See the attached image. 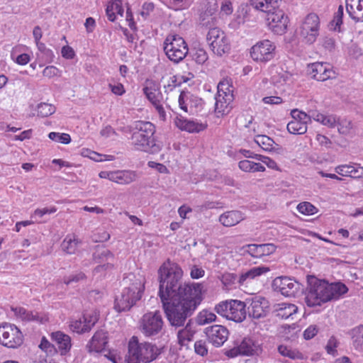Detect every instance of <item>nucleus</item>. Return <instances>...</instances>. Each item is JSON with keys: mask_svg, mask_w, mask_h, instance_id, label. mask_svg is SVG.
I'll list each match as a JSON object with an SVG mask.
<instances>
[{"mask_svg": "<svg viewBox=\"0 0 363 363\" xmlns=\"http://www.w3.org/2000/svg\"><path fill=\"white\" fill-rule=\"evenodd\" d=\"M158 274V295L167 319L172 326H184L203 300V285L184 282L182 268L169 259L160 267Z\"/></svg>", "mask_w": 363, "mask_h": 363, "instance_id": "f257e3e1", "label": "nucleus"}, {"mask_svg": "<svg viewBox=\"0 0 363 363\" xmlns=\"http://www.w3.org/2000/svg\"><path fill=\"white\" fill-rule=\"evenodd\" d=\"M129 129L131 144L136 150L150 154H155L161 150V144L157 143L154 138L155 126L151 122L137 121L129 126Z\"/></svg>", "mask_w": 363, "mask_h": 363, "instance_id": "f03ea898", "label": "nucleus"}, {"mask_svg": "<svg viewBox=\"0 0 363 363\" xmlns=\"http://www.w3.org/2000/svg\"><path fill=\"white\" fill-rule=\"evenodd\" d=\"M255 9L267 13V20L270 29L277 35L286 33L289 18L283 10L279 9L281 0H249Z\"/></svg>", "mask_w": 363, "mask_h": 363, "instance_id": "7ed1b4c3", "label": "nucleus"}, {"mask_svg": "<svg viewBox=\"0 0 363 363\" xmlns=\"http://www.w3.org/2000/svg\"><path fill=\"white\" fill-rule=\"evenodd\" d=\"M123 285L121 296L115 299L114 308L118 312L129 311L141 298L144 289L141 278L132 273L123 278Z\"/></svg>", "mask_w": 363, "mask_h": 363, "instance_id": "20e7f679", "label": "nucleus"}, {"mask_svg": "<svg viewBox=\"0 0 363 363\" xmlns=\"http://www.w3.org/2000/svg\"><path fill=\"white\" fill-rule=\"evenodd\" d=\"M161 353L156 345L143 342H139L138 337L133 336L128 342V356L138 363H150Z\"/></svg>", "mask_w": 363, "mask_h": 363, "instance_id": "39448f33", "label": "nucleus"}, {"mask_svg": "<svg viewBox=\"0 0 363 363\" xmlns=\"http://www.w3.org/2000/svg\"><path fill=\"white\" fill-rule=\"evenodd\" d=\"M164 51L171 61L178 63L186 56L189 48L183 38L178 35H169L164 42Z\"/></svg>", "mask_w": 363, "mask_h": 363, "instance_id": "423d86ee", "label": "nucleus"}, {"mask_svg": "<svg viewBox=\"0 0 363 363\" xmlns=\"http://www.w3.org/2000/svg\"><path fill=\"white\" fill-rule=\"evenodd\" d=\"M164 326V321L160 311L149 312L144 314L140 320V329L146 337L157 335Z\"/></svg>", "mask_w": 363, "mask_h": 363, "instance_id": "0eeeda50", "label": "nucleus"}, {"mask_svg": "<svg viewBox=\"0 0 363 363\" xmlns=\"http://www.w3.org/2000/svg\"><path fill=\"white\" fill-rule=\"evenodd\" d=\"M23 342L21 331L13 324L4 323L0 325V343L9 348H17Z\"/></svg>", "mask_w": 363, "mask_h": 363, "instance_id": "6e6552de", "label": "nucleus"}, {"mask_svg": "<svg viewBox=\"0 0 363 363\" xmlns=\"http://www.w3.org/2000/svg\"><path fill=\"white\" fill-rule=\"evenodd\" d=\"M320 296L318 298V305L333 300L339 299L348 291L347 286L342 282L329 284L325 280H321L320 286Z\"/></svg>", "mask_w": 363, "mask_h": 363, "instance_id": "1a4fd4ad", "label": "nucleus"}, {"mask_svg": "<svg viewBox=\"0 0 363 363\" xmlns=\"http://www.w3.org/2000/svg\"><path fill=\"white\" fill-rule=\"evenodd\" d=\"M320 21L315 13L308 14L300 27L299 34L303 41L307 44H313L319 35Z\"/></svg>", "mask_w": 363, "mask_h": 363, "instance_id": "9d476101", "label": "nucleus"}, {"mask_svg": "<svg viewBox=\"0 0 363 363\" xmlns=\"http://www.w3.org/2000/svg\"><path fill=\"white\" fill-rule=\"evenodd\" d=\"M206 40L213 52L218 56L230 50V44L223 30L219 28L212 29L206 35Z\"/></svg>", "mask_w": 363, "mask_h": 363, "instance_id": "9b49d317", "label": "nucleus"}, {"mask_svg": "<svg viewBox=\"0 0 363 363\" xmlns=\"http://www.w3.org/2000/svg\"><path fill=\"white\" fill-rule=\"evenodd\" d=\"M247 315L252 319L265 318L269 312V303L264 297L256 296L246 299Z\"/></svg>", "mask_w": 363, "mask_h": 363, "instance_id": "f8f14e48", "label": "nucleus"}, {"mask_svg": "<svg viewBox=\"0 0 363 363\" xmlns=\"http://www.w3.org/2000/svg\"><path fill=\"white\" fill-rule=\"evenodd\" d=\"M275 45L269 40L257 43L252 47L250 55L255 61L267 62L274 57Z\"/></svg>", "mask_w": 363, "mask_h": 363, "instance_id": "ddd939ff", "label": "nucleus"}, {"mask_svg": "<svg viewBox=\"0 0 363 363\" xmlns=\"http://www.w3.org/2000/svg\"><path fill=\"white\" fill-rule=\"evenodd\" d=\"M320 283L321 279H318L315 276H307L305 301L308 306L313 307L318 305V301L319 296H320Z\"/></svg>", "mask_w": 363, "mask_h": 363, "instance_id": "4468645a", "label": "nucleus"}, {"mask_svg": "<svg viewBox=\"0 0 363 363\" xmlns=\"http://www.w3.org/2000/svg\"><path fill=\"white\" fill-rule=\"evenodd\" d=\"M274 291L280 292L285 296H292L296 294L298 288V282L289 277H277L272 282Z\"/></svg>", "mask_w": 363, "mask_h": 363, "instance_id": "2eb2a0df", "label": "nucleus"}, {"mask_svg": "<svg viewBox=\"0 0 363 363\" xmlns=\"http://www.w3.org/2000/svg\"><path fill=\"white\" fill-rule=\"evenodd\" d=\"M208 341L215 347H220L228 340V330L220 325H213L205 329Z\"/></svg>", "mask_w": 363, "mask_h": 363, "instance_id": "dca6fc26", "label": "nucleus"}, {"mask_svg": "<svg viewBox=\"0 0 363 363\" xmlns=\"http://www.w3.org/2000/svg\"><path fill=\"white\" fill-rule=\"evenodd\" d=\"M309 74L311 77L320 82L335 77V72L332 69L330 65L328 63L315 62L309 65Z\"/></svg>", "mask_w": 363, "mask_h": 363, "instance_id": "f3484780", "label": "nucleus"}, {"mask_svg": "<svg viewBox=\"0 0 363 363\" xmlns=\"http://www.w3.org/2000/svg\"><path fill=\"white\" fill-rule=\"evenodd\" d=\"M277 246L273 243L250 244L242 247L243 255L249 254L253 257L267 256L275 252Z\"/></svg>", "mask_w": 363, "mask_h": 363, "instance_id": "a211bd4d", "label": "nucleus"}, {"mask_svg": "<svg viewBox=\"0 0 363 363\" xmlns=\"http://www.w3.org/2000/svg\"><path fill=\"white\" fill-rule=\"evenodd\" d=\"M228 310L230 313L227 315V319L237 323L242 322L247 314L246 301L243 302L238 300H230Z\"/></svg>", "mask_w": 363, "mask_h": 363, "instance_id": "6ab92c4d", "label": "nucleus"}, {"mask_svg": "<svg viewBox=\"0 0 363 363\" xmlns=\"http://www.w3.org/2000/svg\"><path fill=\"white\" fill-rule=\"evenodd\" d=\"M93 258L97 263L105 262L103 264H99L95 267L94 272L99 273L103 270L111 269L113 267V264L111 262L113 260V253L108 249L101 248L98 249L94 254Z\"/></svg>", "mask_w": 363, "mask_h": 363, "instance_id": "aec40b11", "label": "nucleus"}, {"mask_svg": "<svg viewBox=\"0 0 363 363\" xmlns=\"http://www.w3.org/2000/svg\"><path fill=\"white\" fill-rule=\"evenodd\" d=\"M108 333L104 330H97L86 345L89 352H101L108 344Z\"/></svg>", "mask_w": 363, "mask_h": 363, "instance_id": "412c9836", "label": "nucleus"}, {"mask_svg": "<svg viewBox=\"0 0 363 363\" xmlns=\"http://www.w3.org/2000/svg\"><path fill=\"white\" fill-rule=\"evenodd\" d=\"M160 86L155 81L147 79L143 87V93L147 99L152 103L163 102L164 97L160 91Z\"/></svg>", "mask_w": 363, "mask_h": 363, "instance_id": "4be33fe9", "label": "nucleus"}, {"mask_svg": "<svg viewBox=\"0 0 363 363\" xmlns=\"http://www.w3.org/2000/svg\"><path fill=\"white\" fill-rule=\"evenodd\" d=\"M51 340L55 342L61 355H65L71 349V338L61 331L52 333Z\"/></svg>", "mask_w": 363, "mask_h": 363, "instance_id": "5701e85b", "label": "nucleus"}, {"mask_svg": "<svg viewBox=\"0 0 363 363\" xmlns=\"http://www.w3.org/2000/svg\"><path fill=\"white\" fill-rule=\"evenodd\" d=\"M346 10L356 22H363V0H346Z\"/></svg>", "mask_w": 363, "mask_h": 363, "instance_id": "b1692460", "label": "nucleus"}, {"mask_svg": "<svg viewBox=\"0 0 363 363\" xmlns=\"http://www.w3.org/2000/svg\"><path fill=\"white\" fill-rule=\"evenodd\" d=\"M233 95L230 93V91L227 94H217L215 97V112L217 113L225 114L228 112V106L232 102Z\"/></svg>", "mask_w": 363, "mask_h": 363, "instance_id": "393cba45", "label": "nucleus"}, {"mask_svg": "<svg viewBox=\"0 0 363 363\" xmlns=\"http://www.w3.org/2000/svg\"><path fill=\"white\" fill-rule=\"evenodd\" d=\"M244 219L245 216L242 212L239 211H230L223 213L219 218V221L224 226L231 227L237 225Z\"/></svg>", "mask_w": 363, "mask_h": 363, "instance_id": "a878e982", "label": "nucleus"}, {"mask_svg": "<svg viewBox=\"0 0 363 363\" xmlns=\"http://www.w3.org/2000/svg\"><path fill=\"white\" fill-rule=\"evenodd\" d=\"M177 126L181 130L189 133H199L200 131L205 130L207 125L190 120H179L177 122Z\"/></svg>", "mask_w": 363, "mask_h": 363, "instance_id": "bb28decb", "label": "nucleus"}, {"mask_svg": "<svg viewBox=\"0 0 363 363\" xmlns=\"http://www.w3.org/2000/svg\"><path fill=\"white\" fill-rule=\"evenodd\" d=\"M106 13L108 19L113 22L116 20V14L123 16V9L121 0H111L106 9Z\"/></svg>", "mask_w": 363, "mask_h": 363, "instance_id": "cd10ccee", "label": "nucleus"}, {"mask_svg": "<svg viewBox=\"0 0 363 363\" xmlns=\"http://www.w3.org/2000/svg\"><path fill=\"white\" fill-rule=\"evenodd\" d=\"M309 113L310 117H312L315 121L321 123L324 125L334 128L337 125L338 119L333 115L326 116L316 111H310Z\"/></svg>", "mask_w": 363, "mask_h": 363, "instance_id": "c85d7f7f", "label": "nucleus"}, {"mask_svg": "<svg viewBox=\"0 0 363 363\" xmlns=\"http://www.w3.org/2000/svg\"><path fill=\"white\" fill-rule=\"evenodd\" d=\"M269 271V269L266 267L259 266L255 267L248 270L247 272L242 273L239 279L238 283L242 285L247 279H252L261 274L266 273Z\"/></svg>", "mask_w": 363, "mask_h": 363, "instance_id": "c756f323", "label": "nucleus"}, {"mask_svg": "<svg viewBox=\"0 0 363 363\" xmlns=\"http://www.w3.org/2000/svg\"><path fill=\"white\" fill-rule=\"evenodd\" d=\"M298 311V307L292 303H282L279 304L276 316L281 319H287Z\"/></svg>", "mask_w": 363, "mask_h": 363, "instance_id": "7c9ffc66", "label": "nucleus"}, {"mask_svg": "<svg viewBox=\"0 0 363 363\" xmlns=\"http://www.w3.org/2000/svg\"><path fill=\"white\" fill-rule=\"evenodd\" d=\"M353 347L359 351H363V325H359L350 331Z\"/></svg>", "mask_w": 363, "mask_h": 363, "instance_id": "2f4dec72", "label": "nucleus"}, {"mask_svg": "<svg viewBox=\"0 0 363 363\" xmlns=\"http://www.w3.org/2000/svg\"><path fill=\"white\" fill-rule=\"evenodd\" d=\"M241 355H254L258 350L259 345L250 338L245 337L239 345Z\"/></svg>", "mask_w": 363, "mask_h": 363, "instance_id": "473e14b6", "label": "nucleus"}, {"mask_svg": "<svg viewBox=\"0 0 363 363\" xmlns=\"http://www.w3.org/2000/svg\"><path fill=\"white\" fill-rule=\"evenodd\" d=\"M216 22L217 20L215 15L203 11L201 13L199 25L203 28L208 29V31H211L212 29L218 28L216 26Z\"/></svg>", "mask_w": 363, "mask_h": 363, "instance_id": "72a5a7b5", "label": "nucleus"}, {"mask_svg": "<svg viewBox=\"0 0 363 363\" xmlns=\"http://www.w3.org/2000/svg\"><path fill=\"white\" fill-rule=\"evenodd\" d=\"M307 121L292 120L287 124V130L294 135H302L307 131Z\"/></svg>", "mask_w": 363, "mask_h": 363, "instance_id": "f704fd0d", "label": "nucleus"}, {"mask_svg": "<svg viewBox=\"0 0 363 363\" xmlns=\"http://www.w3.org/2000/svg\"><path fill=\"white\" fill-rule=\"evenodd\" d=\"M190 323L191 320H189V322L186 324L185 327L179 330L177 333L179 343L182 345H184L186 341L189 342L193 339L194 331L191 330Z\"/></svg>", "mask_w": 363, "mask_h": 363, "instance_id": "c9c22d12", "label": "nucleus"}, {"mask_svg": "<svg viewBox=\"0 0 363 363\" xmlns=\"http://www.w3.org/2000/svg\"><path fill=\"white\" fill-rule=\"evenodd\" d=\"M77 240L74 236L67 235L61 244L62 249L67 254H73L77 249Z\"/></svg>", "mask_w": 363, "mask_h": 363, "instance_id": "e433bc0d", "label": "nucleus"}, {"mask_svg": "<svg viewBox=\"0 0 363 363\" xmlns=\"http://www.w3.org/2000/svg\"><path fill=\"white\" fill-rule=\"evenodd\" d=\"M278 352L284 357H287L292 359H302L303 354L297 350H294L285 345H279L278 347Z\"/></svg>", "mask_w": 363, "mask_h": 363, "instance_id": "4c0bfd02", "label": "nucleus"}, {"mask_svg": "<svg viewBox=\"0 0 363 363\" xmlns=\"http://www.w3.org/2000/svg\"><path fill=\"white\" fill-rule=\"evenodd\" d=\"M255 143L259 145L263 150L270 151L274 149L273 145L274 141L265 135H258L255 139Z\"/></svg>", "mask_w": 363, "mask_h": 363, "instance_id": "58836bf2", "label": "nucleus"}, {"mask_svg": "<svg viewBox=\"0 0 363 363\" xmlns=\"http://www.w3.org/2000/svg\"><path fill=\"white\" fill-rule=\"evenodd\" d=\"M216 315L208 311L203 310L196 317V323L200 325H206L215 321Z\"/></svg>", "mask_w": 363, "mask_h": 363, "instance_id": "ea45409f", "label": "nucleus"}, {"mask_svg": "<svg viewBox=\"0 0 363 363\" xmlns=\"http://www.w3.org/2000/svg\"><path fill=\"white\" fill-rule=\"evenodd\" d=\"M137 174L135 172L123 170L119 171L118 173V182L120 184H128L135 181Z\"/></svg>", "mask_w": 363, "mask_h": 363, "instance_id": "a19ab883", "label": "nucleus"}, {"mask_svg": "<svg viewBox=\"0 0 363 363\" xmlns=\"http://www.w3.org/2000/svg\"><path fill=\"white\" fill-rule=\"evenodd\" d=\"M55 107L47 103H40L38 105L37 113L38 116L42 118L48 117L55 112Z\"/></svg>", "mask_w": 363, "mask_h": 363, "instance_id": "79ce46f5", "label": "nucleus"}, {"mask_svg": "<svg viewBox=\"0 0 363 363\" xmlns=\"http://www.w3.org/2000/svg\"><path fill=\"white\" fill-rule=\"evenodd\" d=\"M298 212L303 215H313L317 213L318 209L311 203L305 201L299 203L297 206Z\"/></svg>", "mask_w": 363, "mask_h": 363, "instance_id": "37998d69", "label": "nucleus"}, {"mask_svg": "<svg viewBox=\"0 0 363 363\" xmlns=\"http://www.w3.org/2000/svg\"><path fill=\"white\" fill-rule=\"evenodd\" d=\"M344 13V8L342 5H340L337 12L335 13L333 20L331 21L332 26H335V30H340V26L342 24V17Z\"/></svg>", "mask_w": 363, "mask_h": 363, "instance_id": "c03bdc74", "label": "nucleus"}, {"mask_svg": "<svg viewBox=\"0 0 363 363\" xmlns=\"http://www.w3.org/2000/svg\"><path fill=\"white\" fill-rule=\"evenodd\" d=\"M48 137L50 140L61 143L62 144H69L71 142V138L69 134L51 132Z\"/></svg>", "mask_w": 363, "mask_h": 363, "instance_id": "a18cd8bd", "label": "nucleus"}, {"mask_svg": "<svg viewBox=\"0 0 363 363\" xmlns=\"http://www.w3.org/2000/svg\"><path fill=\"white\" fill-rule=\"evenodd\" d=\"M71 328L77 333H84L90 330V327L86 325L84 320H82L81 319L72 322Z\"/></svg>", "mask_w": 363, "mask_h": 363, "instance_id": "49530a36", "label": "nucleus"}, {"mask_svg": "<svg viewBox=\"0 0 363 363\" xmlns=\"http://www.w3.org/2000/svg\"><path fill=\"white\" fill-rule=\"evenodd\" d=\"M83 319L91 330L99 320V313L96 311L86 313L83 315Z\"/></svg>", "mask_w": 363, "mask_h": 363, "instance_id": "de8ad7c7", "label": "nucleus"}, {"mask_svg": "<svg viewBox=\"0 0 363 363\" xmlns=\"http://www.w3.org/2000/svg\"><path fill=\"white\" fill-rule=\"evenodd\" d=\"M39 347L45 353L50 354L51 355L57 352L55 346L47 340L44 337L42 338Z\"/></svg>", "mask_w": 363, "mask_h": 363, "instance_id": "09e8293b", "label": "nucleus"}, {"mask_svg": "<svg viewBox=\"0 0 363 363\" xmlns=\"http://www.w3.org/2000/svg\"><path fill=\"white\" fill-rule=\"evenodd\" d=\"M220 281L225 286H230L235 284L236 281H238V276L234 273H225L222 274Z\"/></svg>", "mask_w": 363, "mask_h": 363, "instance_id": "8fccbe9b", "label": "nucleus"}, {"mask_svg": "<svg viewBox=\"0 0 363 363\" xmlns=\"http://www.w3.org/2000/svg\"><path fill=\"white\" fill-rule=\"evenodd\" d=\"M338 346V342L337 339L332 336L328 341V343L325 346V350L329 354H332L333 356H335L337 353L336 348Z\"/></svg>", "mask_w": 363, "mask_h": 363, "instance_id": "3c124183", "label": "nucleus"}, {"mask_svg": "<svg viewBox=\"0 0 363 363\" xmlns=\"http://www.w3.org/2000/svg\"><path fill=\"white\" fill-rule=\"evenodd\" d=\"M193 58L196 63L202 65L208 60V55L204 49L198 48L196 50Z\"/></svg>", "mask_w": 363, "mask_h": 363, "instance_id": "603ef678", "label": "nucleus"}, {"mask_svg": "<svg viewBox=\"0 0 363 363\" xmlns=\"http://www.w3.org/2000/svg\"><path fill=\"white\" fill-rule=\"evenodd\" d=\"M230 306V301H223L215 307V311L219 315L227 318V315L230 313L228 308Z\"/></svg>", "mask_w": 363, "mask_h": 363, "instance_id": "864d4df0", "label": "nucleus"}, {"mask_svg": "<svg viewBox=\"0 0 363 363\" xmlns=\"http://www.w3.org/2000/svg\"><path fill=\"white\" fill-rule=\"evenodd\" d=\"M218 5L217 0H206L203 12L215 15L218 11Z\"/></svg>", "mask_w": 363, "mask_h": 363, "instance_id": "5fc2aeb1", "label": "nucleus"}, {"mask_svg": "<svg viewBox=\"0 0 363 363\" xmlns=\"http://www.w3.org/2000/svg\"><path fill=\"white\" fill-rule=\"evenodd\" d=\"M203 100L197 97H191L189 100V108L190 111L193 113L194 111L197 112L200 111L203 108Z\"/></svg>", "mask_w": 363, "mask_h": 363, "instance_id": "6e6d98bb", "label": "nucleus"}, {"mask_svg": "<svg viewBox=\"0 0 363 363\" xmlns=\"http://www.w3.org/2000/svg\"><path fill=\"white\" fill-rule=\"evenodd\" d=\"M353 169H354V166H352V165H347V164L339 165L337 167H335V172L340 175L343 176V177H351Z\"/></svg>", "mask_w": 363, "mask_h": 363, "instance_id": "4d7b16f0", "label": "nucleus"}, {"mask_svg": "<svg viewBox=\"0 0 363 363\" xmlns=\"http://www.w3.org/2000/svg\"><path fill=\"white\" fill-rule=\"evenodd\" d=\"M195 352L202 357L205 356L208 353V349L206 345V342L203 340L196 341L194 344Z\"/></svg>", "mask_w": 363, "mask_h": 363, "instance_id": "13d9d810", "label": "nucleus"}, {"mask_svg": "<svg viewBox=\"0 0 363 363\" xmlns=\"http://www.w3.org/2000/svg\"><path fill=\"white\" fill-rule=\"evenodd\" d=\"M86 278L85 274L83 272H79L76 274H72L67 278L65 279V284L67 285L70 284L72 282H78L80 280H82Z\"/></svg>", "mask_w": 363, "mask_h": 363, "instance_id": "bf43d9fd", "label": "nucleus"}, {"mask_svg": "<svg viewBox=\"0 0 363 363\" xmlns=\"http://www.w3.org/2000/svg\"><path fill=\"white\" fill-rule=\"evenodd\" d=\"M291 115L293 118V120H300L302 121H307V119L310 120L311 117H310V114L307 115L306 113L299 111L296 109L291 111Z\"/></svg>", "mask_w": 363, "mask_h": 363, "instance_id": "052dcab7", "label": "nucleus"}, {"mask_svg": "<svg viewBox=\"0 0 363 363\" xmlns=\"http://www.w3.org/2000/svg\"><path fill=\"white\" fill-rule=\"evenodd\" d=\"M318 328L316 325H310L303 332V337L306 340H311L318 333Z\"/></svg>", "mask_w": 363, "mask_h": 363, "instance_id": "680f3d73", "label": "nucleus"}, {"mask_svg": "<svg viewBox=\"0 0 363 363\" xmlns=\"http://www.w3.org/2000/svg\"><path fill=\"white\" fill-rule=\"evenodd\" d=\"M253 163H254V162L245 160L240 161L238 164V166H239V168L244 172H253V169H254Z\"/></svg>", "mask_w": 363, "mask_h": 363, "instance_id": "e2e57ef3", "label": "nucleus"}, {"mask_svg": "<svg viewBox=\"0 0 363 363\" xmlns=\"http://www.w3.org/2000/svg\"><path fill=\"white\" fill-rule=\"evenodd\" d=\"M18 313L21 317L26 320H34L36 319L37 315L33 314V312L28 311L23 308H18Z\"/></svg>", "mask_w": 363, "mask_h": 363, "instance_id": "0e129e2a", "label": "nucleus"}, {"mask_svg": "<svg viewBox=\"0 0 363 363\" xmlns=\"http://www.w3.org/2000/svg\"><path fill=\"white\" fill-rule=\"evenodd\" d=\"M149 167L155 168L160 173H168L167 167L161 163H157L153 161H150L147 163Z\"/></svg>", "mask_w": 363, "mask_h": 363, "instance_id": "69168bd1", "label": "nucleus"}, {"mask_svg": "<svg viewBox=\"0 0 363 363\" xmlns=\"http://www.w3.org/2000/svg\"><path fill=\"white\" fill-rule=\"evenodd\" d=\"M57 73L58 69L54 66H48L43 71V76L49 78L56 76Z\"/></svg>", "mask_w": 363, "mask_h": 363, "instance_id": "338daca9", "label": "nucleus"}, {"mask_svg": "<svg viewBox=\"0 0 363 363\" xmlns=\"http://www.w3.org/2000/svg\"><path fill=\"white\" fill-rule=\"evenodd\" d=\"M155 9V6L152 3H145L143 6L142 11L140 14L146 18L150 12H152Z\"/></svg>", "mask_w": 363, "mask_h": 363, "instance_id": "774afa93", "label": "nucleus"}]
</instances>
